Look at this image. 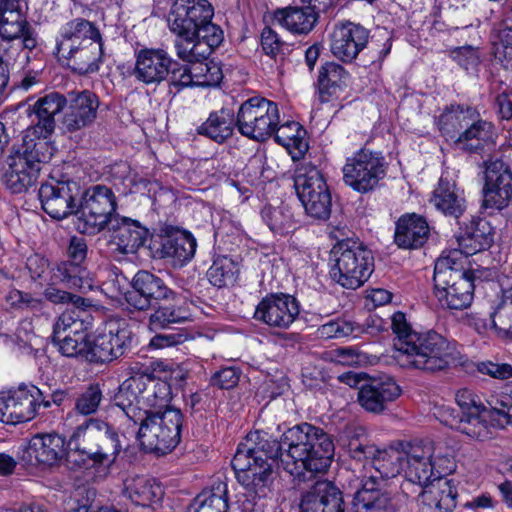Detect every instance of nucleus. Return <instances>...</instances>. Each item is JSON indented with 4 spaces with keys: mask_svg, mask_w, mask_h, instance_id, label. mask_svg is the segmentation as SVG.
<instances>
[{
    "mask_svg": "<svg viewBox=\"0 0 512 512\" xmlns=\"http://www.w3.org/2000/svg\"><path fill=\"white\" fill-rule=\"evenodd\" d=\"M52 281L63 282L70 289H78L82 293L94 288V280L83 263L74 261L61 262L56 266Z\"/></svg>",
    "mask_w": 512,
    "mask_h": 512,
    "instance_id": "obj_41",
    "label": "nucleus"
},
{
    "mask_svg": "<svg viewBox=\"0 0 512 512\" xmlns=\"http://www.w3.org/2000/svg\"><path fill=\"white\" fill-rule=\"evenodd\" d=\"M65 441L58 434H38L31 438L26 449V460L31 465L52 466L62 459Z\"/></svg>",
    "mask_w": 512,
    "mask_h": 512,
    "instance_id": "obj_29",
    "label": "nucleus"
},
{
    "mask_svg": "<svg viewBox=\"0 0 512 512\" xmlns=\"http://www.w3.org/2000/svg\"><path fill=\"white\" fill-rule=\"evenodd\" d=\"M110 224V242L120 254H135L149 235L146 227L131 218L115 216Z\"/></svg>",
    "mask_w": 512,
    "mask_h": 512,
    "instance_id": "obj_27",
    "label": "nucleus"
},
{
    "mask_svg": "<svg viewBox=\"0 0 512 512\" xmlns=\"http://www.w3.org/2000/svg\"><path fill=\"white\" fill-rule=\"evenodd\" d=\"M318 13L309 8L288 7L276 13V19L293 33L306 34L312 30Z\"/></svg>",
    "mask_w": 512,
    "mask_h": 512,
    "instance_id": "obj_47",
    "label": "nucleus"
},
{
    "mask_svg": "<svg viewBox=\"0 0 512 512\" xmlns=\"http://www.w3.org/2000/svg\"><path fill=\"white\" fill-rule=\"evenodd\" d=\"M391 327L396 334L393 345L401 366L436 372L445 369L453 359L454 347L446 338L435 331H413L403 313L392 316Z\"/></svg>",
    "mask_w": 512,
    "mask_h": 512,
    "instance_id": "obj_3",
    "label": "nucleus"
},
{
    "mask_svg": "<svg viewBox=\"0 0 512 512\" xmlns=\"http://www.w3.org/2000/svg\"><path fill=\"white\" fill-rule=\"evenodd\" d=\"M116 208V197L111 188L104 185L87 188L78 197L77 229L85 234L103 230L114 219Z\"/></svg>",
    "mask_w": 512,
    "mask_h": 512,
    "instance_id": "obj_11",
    "label": "nucleus"
},
{
    "mask_svg": "<svg viewBox=\"0 0 512 512\" xmlns=\"http://www.w3.org/2000/svg\"><path fill=\"white\" fill-rule=\"evenodd\" d=\"M299 510L300 512H345L344 494L334 482L317 480L302 492Z\"/></svg>",
    "mask_w": 512,
    "mask_h": 512,
    "instance_id": "obj_22",
    "label": "nucleus"
},
{
    "mask_svg": "<svg viewBox=\"0 0 512 512\" xmlns=\"http://www.w3.org/2000/svg\"><path fill=\"white\" fill-rule=\"evenodd\" d=\"M235 266L228 258L215 260L207 275L210 283L218 288L233 284L235 281Z\"/></svg>",
    "mask_w": 512,
    "mask_h": 512,
    "instance_id": "obj_56",
    "label": "nucleus"
},
{
    "mask_svg": "<svg viewBox=\"0 0 512 512\" xmlns=\"http://www.w3.org/2000/svg\"><path fill=\"white\" fill-rule=\"evenodd\" d=\"M52 134H44L42 130L29 127L23 135L21 150L18 152L30 162L39 164L47 163L54 154L55 148L49 140Z\"/></svg>",
    "mask_w": 512,
    "mask_h": 512,
    "instance_id": "obj_36",
    "label": "nucleus"
},
{
    "mask_svg": "<svg viewBox=\"0 0 512 512\" xmlns=\"http://www.w3.org/2000/svg\"><path fill=\"white\" fill-rule=\"evenodd\" d=\"M341 445L347 449L349 456L359 462L369 463L373 470H365L361 474L375 472L377 466L384 465L386 462H392V451L381 450L374 444L367 441L365 429L363 427H346L343 436L340 438ZM366 469V464L363 466Z\"/></svg>",
    "mask_w": 512,
    "mask_h": 512,
    "instance_id": "obj_21",
    "label": "nucleus"
},
{
    "mask_svg": "<svg viewBox=\"0 0 512 512\" xmlns=\"http://www.w3.org/2000/svg\"><path fill=\"white\" fill-rule=\"evenodd\" d=\"M431 201L444 214L455 218H458L465 209V201L457 194L455 184L443 178L434 190Z\"/></svg>",
    "mask_w": 512,
    "mask_h": 512,
    "instance_id": "obj_48",
    "label": "nucleus"
},
{
    "mask_svg": "<svg viewBox=\"0 0 512 512\" xmlns=\"http://www.w3.org/2000/svg\"><path fill=\"white\" fill-rule=\"evenodd\" d=\"M433 449V470L439 475L438 479H444L443 476L455 470V462L452 451L443 446L435 445L429 442Z\"/></svg>",
    "mask_w": 512,
    "mask_h": 512,
    "instance_id": "obj_63",
    "label": "nucleus"
},
{
    "mask_svg": "<svg viewBox=\"0 0 512 512\" xmlns=\"http://www.w3.org/2000/svg\"><path fill=\"white\" fill-rule=\"evenodd\" d=\"M433 281L434 295L442 308L464 310L471 305L473 275L464 269L458 252L449 251L437 259Z\"/></svg>",
    "mask_w": 512,
    "mask_h": 512,
    "instance_id": "obj_5",
    "label": "nucleus"
},
{
    "mask_svg": "<svg viewBox=\"0 0 512 512\" xmlns=\"http://www.w3.org/2000/svg\"><path fill=\"white\" fill-rule=\"evenodd\" d=\"M101 40L99 30L83 18H77L68 22L61 31L60 38L57 40L56 49L58 54H70L76 47L84 46L90 41Z\"/></svg>",
    "mask_w": 512,
    "mask_h": 512,
    "instance_id": "obj_30",
    "label": "nucleus"
},
{
    "mask_svg": "<svg viewBox=\"0 0 512 512\" xmlns=\"http://www.w3.org/2000/svg\"><path fill=\"white\" fill-rule=\"evenodd\" d=\"M84 330L80 312L75 309L64 311L53 325L52 339H59L65 334H77Z\"/></svg>",
    "mask_w": 512,
    "mask_h": 512,
    "instance_id": "obj_58",
    "label": "nucleus"
},
{
    "mask_svg": "<svg viewBox=\"0 0 512 512\" xmlns=\"http://www.w3.org/2000/svg\"><path fill=\"white\" fill-rule=\"evenodd\" d=\"M262 218L275 234L287 235L295 229L293 213L286 205L265 207L262 210Z\"/></svg>",
    "mask_w": 512,
    "mask_h": 512,
    "instance_id": "obj_52",
    "label": "nucleus"
},
{
    "mask_svg": "<svg viewBox=\"0 0 512 512\" xmlns=\"http://www.w3.org/2000/svg\"><path fill=\"white\" fill-rule=\"evenodd\" d=\"M401 389L390 377L373 379L363 385L358 392L360 405L368 412L381 413L388 403L395 401Z\"/></svg>",
    "mask_w": 512,
    "mask_h": 512,
    "instance_id": "obj_28",
    "label": "nucleus"
},
{
    "mask_svg": "<svg viewBox=\"0 0 512 512\" xmlns=\"http://www.w3.org/2000/svg\"><path fill=\"white\" fill-rule=\"evenodd\" d=\"M398 472L382 465L377 466L375 472L360 474L359 487L353 498V512H396L391 495L383 487L386 479Z\"/></svg>",
    "mask_w": 512,
    "mask_h": 512,
    "instance_id": "obj_13",
    "label": "nucleus"
},
{
    "mask_svg": "<svg viewBox=\"0 0 512 512\" xmlns=\"http://www.w3.org/2000/svg\"><path fill=\"white\" fill-rule=\"evenodd\" d=\"M300 313L295 297L284 293H272L257 305L254 318L270 327L287 329Z\"/></svg>",
    "mask_w": 512,
    "mask_h": 512,
    "instance_id": "obj_19",
    "label": "nucleus"
},
{
    "mask_svg": "<svg viewBox=\"0 0 512 512\" xmlns=\"http://www.w3.org/2000/svg\"><path fill=\"white\" fill-rule=\"evenodd\" d=\"M236 127L234 112L222 108L212 112L208 119L198 128V133L204 135L217 143H223L232 136Z\"/></svg>",
    "mask_w": 512,
    "mask_h": 512,
    "instance_id": "obj_42",
    "label": "nucleus"
},
{
    "mask_svg": "<svg viewBox=\"0 0 512 512\" xmlns=\"http://www.w3.org/2000/svg\"><path fill=\"white\" fill-rule=\"evenodd\" d=\"M198 57V59H194L188 61L189 63H193L194 72L192 74L196 76V85L197 86H215L218 85L222 78V70L220 66L213 62H203L202 60H206L207 57Z\"/></svg>",
    "mask_w": 512,
    "mask_h": 512,
    "instance_id": "obj_53",
    "label": "nucleus"
},
{
    "mask_svg": "<svg viewBox=\"0 0 512 512\" xmlns=\"http://www.w3.org/2000/svg\"><path fill=\"white\" fill-rule=\"evenodd\" d=\"M172 290L157 275L147 271L139 270L130 282V289L124 294L129 307L146 311L156 301L171 297Z\"/></svg>",
    "mask_w": 512,
    "mask_h": 512,
    "instance_id": "obj_18",
    "label": "nucleus"
},
{
    "mask_svg": "<svg viewBox=\"0 0 512 512\" xmlns=\"http://www.w3.org/2000/svg\"><path fill=\"white\" fill-rule=\"evenodd\" d=\"M512 149L491 154L484 161L485 168V197L497 209L508 206L512 199V170L509 161Z\"/></svg>",
    "mask_w": 512,
    "mask_h": 512,
    "instance_id": "obj_15",
    "label": "nucleus"
},
{
    "mask_svg": "<svg viewBox=\"0 0 512 512\" xmlns=\"http://www.w3.org/2000/svg\"><path fill=\"white\" fill-rule=\"evenodd\" d=\"M274 139L285 147L292 157L300 158L308 150V143L305 139L306 130L295 121H288L275 128Z\"/></svg>",
    "mask_w": 512,
    "mask_h": 512,
    "instance_id": "obj_43",
    "label": "nucleus"
},
{
    "mask_svg": "<svg viewBox=\"0 0 512 512\" xmlns=\"http://www.w3.org/2000/svg\"><path fill=\"white\" fill-rule=\"evenodd\" d=\"M28 25L21 1H0V36L4 40H17Z\"/></svg>",
    "mask_w": 512,
    "mask_h": 512,
    "instance_id": "obj_40",
    "label": "nucleus"
},
{
    "mask_svg": "<svg viewBox=\"0 0 512 512\" xmlns=\"http://www.w3.org/2000/svg\"><path fill=\"white\" fill-rule=\"evenodd\" d=\"M172 399L171 386L167 381L152 375L141 374L126 379L115 394L116 406L121 408L127 418L129 414L140 412L164 411Z\"/></svg>",
    "mask_w": 512,
    "mask_h": 512,
    "instance_id": "obj_7",
    "label": "nucleus"
},
{
    "mask_svg": "<svg viewBox=\"0 0 512 512\" xmlns=\"http://www.w3.org/2000/svg\"><path fill=\"white\" fill-rule=\"evenodd\" d=\"M332 280L346 289H358L374 271L371 250L353 239L339 240L331 249Z\"/></svg>",
    "mask_w": 512,
    "mask_h": 512,
    "instance_id": "obj_8",
    "label": "nucleus"
},
{
    "mask_svg": "<svg viewBox=\"0 0 512 512\" xmlns=\"http://www.w3.org/2000/svg\"><path fill=\"white\" fill-rule=\"evenodd\" d=\"M129 420L139 425L137 437L146 452L167 454L179 444L183 415L178 409L129 414Z\"/></svg>",
    "mask_w": 512,
    "mask_h": 512,
    "instance_id": "obj_6",
    "label": "nucleus"
},
{
    "mask_svg": "<svg viewBox=\"0 0 512 512\" xmlns=\"http://www.w3.org/2000/svg\"><path fill=\"white\" fill-rule=\"evenodd\" d=\"M132 332L126 323L109 324L87 342L86 360L92 363L111 362L121 357L131 345Z\"/></svg>",
    "mask_w": 512,
    "mask_h": 512,
    "instance_id": "obj_16",
    "label": "nucleus"
},
{
    "mask_svg": "<svg viewBox=\"0 0 512 512\" xmlns=\"http://www.w3.org/2000/svg\"><path fill=\"white\" fill-rule=\"evenodd\" d=\"M235 118L241 135L261 142L274 133L279 124V110L272 101L252 97L240 105Z\"/></svg>",
    "mask_w": 512,
    "mask_h": 512,
    "instance_id": "obj_12",
    "label": "nucleus"
},
{
    "mask_svg": "<svg viewBox=\"0 0 512 512\" xmlns=\"http://www.w3.org/2000/svg\"><path fill=\"white\" fill-rule=\"evenodd\" d=\"M244 476L240 483L245 489V497L248 502H254L256 499L267 498L272 493L273 477L262 476L254 477Z\"/></svg>",
    "mask_w": 512,
    "mask_h": 512,
    "instance_id": "obj_59",
    "label": "nucleus"
},
{
    "mask_svg": "<svg viewBox=\"0 0 512 512\" xmlns=\"http://www.w3.org/2000/svg\"><path fill=\"white\" fill-rule=\"evenodd\" d=\"M334 450L328 433L302 423L287 429L280 442L264 431L250 432L245 441L238 445L236 453L242 452L251 459L254 456L263 457L267 461L279 457L286 472L299 481H307L329 468Z\"/></svg>",
    "mask_w": 512,
    "mask_h": 512,
    "instance_id": "obj_1",
    "label": "nucleus"
},
{
    "mask_svg": "<svg viewBox=\"0 0 512 512\" xmlns=\"http://www.w3.org/2000/svg\"><path fill=\"white\" fill-rule=\"evenodd\" d=\"M460 254V262L463 264V255L465 257L474 255L490 247L492 239L490 235L477 227L471 226L464 233L457 237Z\"/></svg>",
    "mask_w": 512,
    "mask_h": 512,
    "instance_id": "obj_51",
    "label": "nucleus"
},
{
    "mask_svg": "<svg viewBox=\"0 0 512 512\" xmlns=\"http://www.w3.org/2000/svg\"><path fill=\"white\" fill-rule=\"evenodd\" d=\"M135 78L146 85H159L172 71V65H178L166 50L160 48H142L135 54Z\"/></svg>",
    "mask_w": 512,
    "mask_h": 512,
    "instance_id": "obj_23",
    "label": "nucleus"
},
{
    "mask_svg": "<svg viewBox=\"0 0 512 512\" xmlns=\"http://www.w3.org/2000/svg\"><path fill=\"white\" fill-rule=\"evenodd\" d=\"M96 498V490L90 487L78 488L66 503V512H96L92 504Z\"/></svg>",
    "mask_w": 512,
    "mask_h": 512,
    "instance_id": "obj_62",
    "label": "nucleus"
},
{
    "mask_svg": "<svg viewBox=\"0 0 512 512\" xmlns=\"http://www.w3.org/2000/svg\"><path fill=\"white\" fill-rule=\"evenodd\" d=\"M63 58L72 63V67L80 74L96 72L99 69V61L102 55L101 40L90 41V43L76 47L70 54L59 53Z\"/></svg>",
    "mask_w": 512,
    "mask_h": 512,
    "instance_id": "obj_45",
    "label": "nucleus"
},
{
    "mask_svg": "<svg viewBox=\"0 0 512 512\" xmlns=\"http://www.w3.org/2000/svg\"><path fill=\"white\" fill-rule=\"evenodd\" d=\"M55 346L58 347L60 353L67 357L82 356L86 359L88 339L83 331L77 334H65L59 339H52Z\"/></svg>",
    "mask_w": 512,
    "mask_h": 512,
    "instance_id": "obj_55",
    "label": "nucleus"
},
{
    "mask_svg": "<svg viewBox=\"0 0 512 512\" xmlns=\"http://www.w3.org/2000/svg\"><path fill=\"white\" fill-rule=\"evenodd\" d=\"M228 508L227 486L224 483H218L199 493L186 512H227Z\"/></svg>",
    "mask_w": 512,
    "mask_h": 512,
    "instance_id": "obj_44",
    "label": "nucleus"
},
{
    "mask_svg": "<svg viewBox=\"0 0 512 512\" xmlns=\"http://www.w3.org/2000/svg\"><path fill=\"white\" fill-rule=\"evenodd\" d=\"M455 401L461 411V417L481 432L483 439L489 435L488 421H486L487 408L480 401L479 396L467 388L459 389Z\"/></svg>",
    "mask_w": 512,
    "mask_h": 512,
    "instance_id": "obj_34",
    "label": "nucleus"
},
{
    "mask_svg": "<svg viewBox=\"0 0 512 512\" xmlns=\"http://www.w3.org/2000/svg\"><path fill=\"white\" fill-rule=\"evenodd\" d=\"M349 73L335 62H327L321 67L318 76L319 97L321 102H328L338 89L347 85Z\"/></svg>",
    "mask_w": 512,
    "mask_h": 512,
    "instance_id": "obj_46",
    "label": "nucleus"
},
{
    "mask_svg": "<svg viewBox=\"0 0 512 512\" xmlns=\"http://www.w3.org/2000/svg\"><path fill=\"white\" fill-rule=\"evenodd\" d=\"M39 164L30 162L19 153L12 158L6 173V182L13 193H21L34 185L40 175Z\"/></svg>",
    "mask_w": 512,
    "mask_h": 512,
    "instance_id": "obj_37",
    "label": "nucleus"
},
{
    "mask_svg": "<svg viewBox=\"0 0 512 512\" xmlns=\"http://www.w3.org/2000/svg\"><path fill=\"white\" fill-rule=\"evenodd\" d=\"M438 418L443 424L452 429L459 430L471 438L483 440L481 432L475 429V426L471 425L466 419L461 417L460 410H456L450 406H442L438 410Z\"/></svg>",
    "mask_w": 512,
    "mask_h": 512,
    "instance_id": "obj_54",
    "label": "nucleus"
},
{
    "mask_svg": "<svg viewBox=\"0 0 512 512\" xmlns=\"http://www.w3.org/2000/svg\"><path fill=\"white\" fill-rule=\"evenodd\" d=\"M214 8L208 0H175L168 26L177 38V56L184 61L205 57L224 40L221 27L212 22Z\"/></svg>",
    "mask_w": 512,
    "mask_h": 512,
    "instance_id": "obj_2",
    "label": "nucleus"
},
{
    "mask_svg": "<svg viewBox=\"0 0 512 512\" xmlns=\"http://www.w3.org/2000/svg\"><path fill=\"white\" fill-rule=\"evenodd\" d=\"M123 494L135 505L150 506L162 499L164 491L155 479L136 475L124 480Z\"/></svg>",
    "mask_w": 512,
    "mask_h": 512,
    "instance_id": "obj_33",
    "label": "nucleus"
},
{
    "mask_svg": "<svg viewBox=\"0 0 512 512\" xmlns=\"http://www.w3.org/2000/svg\"><path fill=\"white\" fill-rule=\"evenodd\" d=\"M476 116V110L469 106L450 105L437 118V126L447 140L455 143L471 117Z\"/></svg>",
    "mask_w": 512,
    "mask_h": 512,
    "instance_id": "obj_38",
    "label": "nucleus"
},
{
    "mask_svg": "<svg viewBox=\"0 0 512 512\" xmlns=\"http://www.w3.org/2000/svg\"><path fill=\"white\" fill-rule=\"evenodd\" d=\"M42 209L52 218L61 220L77 214L80 188L73 181H52L43 183L39 189Z\"/></svg>",
    "mask_w": 512,
    "mask_h": 512,
    "instance_id": "obj_17",
    "label": "nucleus"
},
{
    "mask_svg": "<svg viewBox=\"0 0 512 512\" xmlns=\"http://www.w3.org/2000/svg\"><path fill=\"white\" fill-rule=\"evenodd\" d=\"M393 460L399 462L398 470L404 473L401 490L407 497L423 495L430 483L439 475L433 470V449L428 442L410 444L403 454L392 451Z\"/></svg>",
    "mask_w": 512,
    "mask_h": 512,
    "instance_id": "obj_9",
    "label": "nucleus"
},
{
    "mask_svg": "<svg viewBox=\"0 0 512 512\" xmlns=\"http://www.w3.org/2000/svg\"><path fill=\"white\" fill-rule=\"evenodd\" d=\"M68 445L74 450L69 455V463L86 470L89 475L113 464L122 449L116 429L97 418L85 419L79 424L70 436Z\"/></svg>",
    "mask_w": 512,
    "mask_h": 512,
    "instance_id": "obj_4",
    "label": "nucleus"
},
{
    "mask_svg": "<svg viewBox=\"0 0 512 512\" xmlns=\"http://www.w3.org/2000/svg\"><path fill=\"white\" fill-rule=\"evenodd\" d=\"M294 187L305 212L317 220H327L332 198L322 172L311 163H302L294 174Z\"/></svg>",
    "mask_w": 512,
    "mask_h": 512,
    "instance_id": "obj_10",
    "label": "nucleus"
},
{
    "mask_svg": "<svg viewBox=\"0 0 512 512\" xmlns=\"http://www.w3.org/2000/svg\"><path fill=\"white\" fill-rule=\"evenodd\" d=\"M66 105L67 98L58 92H51L39 98L32 108L37 120L32 127L42 130L44 134H53L56 127L55 115Z\"/></svg>",
    "mask_w": 512,
    "mask_h": 512,
    "instance_id": "obj_35",
    "label": "nucleus"
},
{
    "mask_svg": "<svg viewBox=\"0 0 512 512\" xmlns=\"http://www.w3.org/2000/svg\"><path fill=\"white\" fill-rule=\"evenodd\" d=\"M360 332L359 326L346 320L329 321L318 328V334L325 339L357 336Z\"/></svg>",
    "mask_w": 512,
    "mask_h": 512,
    "instance_id": "obj_61",
    "label": "nucleus"
},
{
    "mask_svg": "<svg viewBox=\"0 0 512 512\" xmlns=\"http://www.w3.org/2000/svg\"><path fill=\"white\" fill-rule=\"evenodd\" d=\"M153 312L148 318L151 331L169 328L173 324H182L192 319L190 304L184 297L172 290V296L156 301Z\"/></svg>",
    "mask_w": 512,
    "mask_h": 512,
    "instance_id": "obj_26",
    "label": "nucleus"
},
{
    "mask_svg": "<svg viewBox=\"0 0 512 512\" xmlns=\"http://www.w3.org/2000/svg\"><path fill=\"white\" fill-rule=\"evenodd\" d=\"M472 118L473 120L468 121L454 144L464 151L479 153L485 145L493 144V125L481 119L477 111L476 116Z\"/></svg>",
    "mask_w": 512,
    "mask_h": 512,
    "instance_id": "obj_32",
    "label": "nucleus"
},
{
    "mask_svg": "<svg viewBox=\"0 0 512 512\" xmlns=\"http://www.w3.org/2000/svg\"><path fill=\"white\" fill-rule=\"evenodd\" d=\"M261 46L264 53L271 58L283 60L292 51L291 45L282 41L279 35L270 27L263 29L261 33Z\"/></svg>",
    "mask_w": 512,
    "mask_h": 512,
    "instance_id": "obj_57",
    "label": "nucleus"
},
{
    "mask_svg": "<svg viewBox=\"0 0 512 512\" xmlns=\"http://www.w3.org/2000/svg\"><path fill=\"white\" fill-rule=\"evenodd\" d=\"M430 229L427 221L419 215H403L396 222L394 241L403 249L422 247L428 239Z\"/></svg>",
    "mask_w": 512,
    "mask_h": 512,
    "instance_id": "obj_31",
    "label": "nucleus"
},
{
    "mask_svg": "<svg viewBox=\"0 0 512 512\" xmlns=\"http://www.w3.org/2000/svg\"><path fill=\"white\" fill-rule=\"evenodd\" d=\"M342 171L345 184L357 192L366 193L386 176L387 163L380 152L361 149L347 158Z\"/></svg>",
    "mask_w": 512,
    "mask_h": 512,
    "instance_id": "obj_14",
    "label": "nucleus"
},
{
    "mask_svg": "<svg viewBox=\"0 0 512 512\" xmlns=\"http://www.w3.org/2000/svg\"><path fill=\"white\" fill-rule=\"evenodd\" d=\"M99 101L96 94L84 90L69 94L62 126L68 132H75L90 126L97 117Z\"/></svg>",
    "mask_w": 512,
    "mask_h": 512,
    "instance_id": "obj_25",
    "label": "nucleus"
},
{
    "mask_svg": "<svg viewBox=\"0 0 512 512\" xmlns=\"http://www.w3.org/2000/svg\"><path fill=\"white\" fill-rule=\"evenodd\" d=\"M196 247V239L190 233L176 231L162 240L161 254L174 265L182 266L193 258Z\"/></svg>",
    "mask_w": 512,
    "mask_h": 512,
    "instance_id": "obj_39",
    "label": "nucleus"
},
{
    "mask_svg": "<svg viewBox=\"0 0 512 512\" xmlns=\"http://www.w3.org/2000/svg\"><path fill=\"white\" fill-rule=\"evenodd\" d=\"M430 495L439 512H451L456 507L457 490L450 480L438 479L429 484L422 496Z\"/></svg>",
    "mask_w": 512,
    "mask_h": 512,
    "instance_id": "obj_50",
    "label": "nucleus"
},
{
    "mask_svg": "<svg viewBox=\"0 0 512 512\" xmlns=\"http://www.w3.org/2000/svg\"><path fill=\"white\" fill-rule=\"evenodd\" d=\"M231 466L239 483L242 482L244 476H253L252 478L259 476L273 477L272 464L263 457L254 456V459H251L242 452L235 453Z\"/></svg>",
    "mask_w": 512,
    "mask_h": 512,
    "instance_id": "obj_49",
    "label": "nucleus"
},
{
    "mask_svg": "<svg viewBox=\"0 0 512 512\" xmlns=\"http://www.w3.org/2000/svg\"><path fill=\"white\" fill-rule=\"evenodd\" d=\"M498 38L501 46L497 51L499 59L506 69H512V21L510 24L507 21L500 24Z\"/></svg>",
    "mask_w": 512,
    "mask_h": 512,
    "instance_id": "obj_64",
    "label": "nucleus"
},
{
    "mask_svg": "<svg viewBox=\"0 0 512 512\" xmlns=\"http://www.w3.org/2000/svg\"><path fill=\"white\" fill-rule=\"evenodd\" d=\"M103 395L98 385H90L76 399L75 410L81 415L95 413L102 401Z\"/></svg>",
    "mask_w": 512,
    "mask_h": 512,
    "instance_id": "obj_60",
    "label": "nucleus"
},
{
    "mask_svg": "<svg viewBox=\"0 0 512 512\" xmlns=\"http://www.w3.org/2000/svg\"><path fill=\"white\" fill-rule=\"evenodd\" d=\"M369 40V31L359 24L345 22L336 24L331 33L332 54L344 61L352 62Z\"/></svg>",
    "mask_w": 512,
    "mask_h": 512,
    "instance_id": "obj_24",
    "label": "nucleus"
},
{
    "mask_svg": "<svg viewBox=\"0 0 512 512\" xmlns=\"http://www.w3.org/2000/svg\"><path fill=\"white\" fill-rule=\"evenodd\" d=\"M40 390L35 386L20 385L17 389L0 393V420L16 424L32 420L36 416Z\"/></svg>",
    "mask_w": 512,
    "mask_h": 512,
    "instance_id": "obj_20",
    "label": "nucleus"
}]
</instances>
